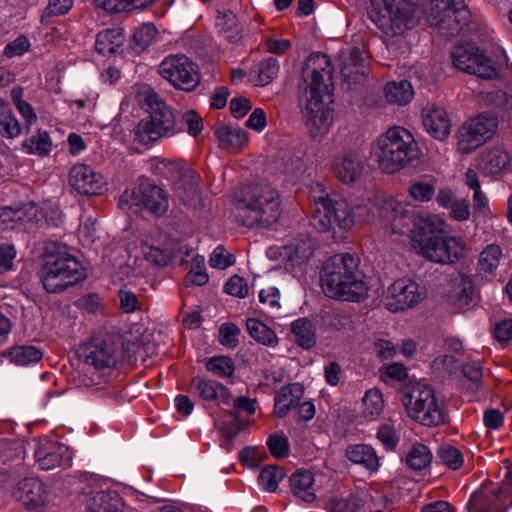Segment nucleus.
Returning <instances> with one entry per match:
<instances>
[{
  "label": "nucleus",
  "mask_w": 512,
  "mask_h": 512,
  "mask_svg": "<svg viewBox=\"0 0 512 512\" xmlns=\"http://www.w3.org/2000/svg\"><path fill=\"white\" fill-rule=\"evenodd\" d=\"M321 195L314 196L315 211L311 225L319 232H330L337 241H343L356 225L368 224L385 236L403 231L405 210L403 200L383 192H375L351 205L337 192H326L324 185L316 184Z\"/></svg>",
  "instance_id": "1"
},
{
  "label": "nucleus",
  "mask_w": 512,
  "mask_h": 512,
  "mask_svg": "<svg viewBox=\"0 0 512 512\" xmlns=\"http://www.w3.org/2000/svg\"><path fill=\"white\" fill-rule=\"evenodd\" d=\"M405 218L401 219L403 231L392 232L394 241L407 237L415 252L428 261L453 265L467 255L465 241L459 236L444 234L445 220L436 214L421 213L414 215L409 202L403 200Z\"/></svg>",
  "instance_id": "2"
},
{
  "label": "nucleus",
  "mask_w": 512,
  "mask_h": 512,
  "mask_svg": "<svg viewBox=\"0 0 512 512\" xmlns=\"http://www.w3.org/2000/svg\"><path fill=\"white\" fill-rule=\"evenodd\" d=\"M303 78L306 104L302 111L306 128L314 139L326 135L334 122L332 66L329 57L313 53L305 61Z\"/></svg>",
  "instance_id": "3"
},
{
  "label": "nucleus",
  "mask_w": 512,
  "mask_h": 512,
  "mask_svg": "<svg viewBox=\"0 0 512 512\" xmlns=\"http://www.w3.org/2000/svg\"><path fill=\"white\" fill-rule=\"evenodd\" d=\"M357 260L349 253L330 257L323 266L321 286L334 299L359 302L368 294V286L357 271Z\"/></svg>",
  "instance_id": "4"
},
{
  "label": "nucleus",
  "mask_w": 512,
  "mask_h": 512,
  "mask_svg": "<svg viewBox=\"0 0 512 512\" xmlns=\"http://www.w3.org/2000/svg\"><path fill=\"white\" fill-rule=\"evenodd\" d=\"M133 90L136 101L149 112V116L142 119L135 129L136 139L140 143L152 144L163 137H172L182 132L172 109L149 85H136Z\"/></svg>",
  "instance_id": "5"
},
{
  "label": "nucleus",
  "mask_w": 512,
  "mask_h": 512,
  "mask_svg": "<svg viewBox=\"0 0 512 512\" xmlns=\"http://www.w3.org/2000/svg\"><path fill=\"white\" fill-rule=\"evenodd\" d=\"M235 210L244 226L269 228L283 211L280 193L270 183L261 181L248 187L236 202Z\"/></svg>",
  "instance_id": "6"
},
{
  "label": "nucleus",
  "mask_w": 512,
  "mask_h": 512,
  "mask_svg": "<svg viewBox=\"0 0 512 512\" xmlns=\"http://www.w3.org/2000/svg\"><path fill=\"white\" fill-rule=\"evenodd\" d=\"M40 275L45 290L50 293L60 292L85 277L81 263L65 244L57 241L46 243Z\"/></svg>",
  "instance_id": "7"
},
{
  "label": "nucleus",
  "mask_w": 512,
  "mask_h": 512,
  "mask_svg": "<svg viewBox=\"0 0 512 512\" xmlns=\"http://www.w3.org/2000/svg\"><path fill=\"white\" fill-rule=\"evenodd\" d=\"M371 154L383 173L394 174L416 159L418 144L410 131L394 126L377 137Z\"/></svg>",
  "instance_id": "8"
},
{
  "label": "nucleus",
  "mask_w": 512,
  "mask_h": 512,
  "mask_svg": "<svg viewBox=\"0 0 512 512\" xmlns=\"http://www.w3.org/2000/svg\"><path fill=\"white\" fill-rule=\"evenodd\" d=\"M84 370L78 386L87 390L106 383L118 361V345L112 337L94 338L82 347Z\"/></svg>",
  "instance_id": "9"
},
{
  "label": "nucleus",
  "mask_w": 512,
  "mask_h": 512,
  "mask_svg": "<svg viewBox=\"0 0 512 512\" xmlns=\"http://www.w3.org/2000/svg\"><path fill=\"white\" fill-rule=\"evenodd\" d=\"M370 20L386 35H402L419 22V8L408 0H368Z\"/></svg>",
  "instance_id": "10"
},
{
  "label": "nucleus",
  "mask_w": 512,
  "mask_h": 512,
  "mask_svg": "<svg viewBox=\"0 0 512 512\" xmlns=\"http://www.w3.org/2000/svg\"><path fill=\"white\" fill-rule=\"evenodd\" d=\"M402 403L407 415L427 426H438L445 421V409L427 384L416 382L403 393Z\"/></svg>",
  "instance_id": "11"
},
{
  "label": "nucleus",
  "mask_w": 512,
  "mask_h": 512,
  "mask_svg": "<svg viewBox=\"0 0 512 512\" xmlns=\"http://www.w3.org/2000/svg\"><path fill=\"white\" fill-rule=\"evenodd\" d=\"M451 57L456 69L484 79L498 77L501 67L507 64L504 51L500 52L498 61L494 62L472 43L455 46Z\"/></svg>",
  "instance_id": "12"
},
{
  "label": "nucleus",
  "mask_w": 512,
  "mask_h": 512,
  "mask_svg": "<svg viewBox=\"0 0 512 512\" xmlns=\"http://www.w3.org/2000/svg\"><path fill=\"white\" fill-rule=\"evenodd\" d=\"M503 480L497 488L475 491L467 502L468 512H507L512 507V470L501 469Z\"/></svg>",
  "instance_id": "13"
},
{
  "label": "nucleus",
  "mask_w": 512,
  "mask_h": 512,
  "mask_svg": "<svg viewBox=\"0 0 512 512\" xmlns=\"http://www.w3.org/2000/svg\"><path fill=\"white\" fill-rule=\"evenodd\" d=\"M471 14L463 0H433L428 20L431 25L454 35L469 30Z\"/></svg>",
  "instance_id": "14"
},
{
  "label": "nucleus",
  "mask_w": 512,
  "mask_h": 512,
  "mask_svg": "<svg viewBox=\"0 0 512 512\" xmlns=\"http://www.w3.org/2000/svg\"><path fill=\"white\" fill-rule=\"evenodd\" d=\"M157 169L172 181L174 195L186 206H196L200 199L197 177L192 171L176 161L161 160Z\"/></svg>",
  "instance_id": "15"
},
{
  "label": "nucleus",
  "mask_w": 512,
  "mask_h": 512,
  "mask_svg": "<svg viewBox=\"0 0 512 512\" xmlns=\"http://www.w3.org/2000/svg\"><path fill=\"white\" fill-rule=\"evenodd\" d=\"M86 485L82 489L80 502L83 512H122L119 494L105 487V483L93 475H85Z\"/></svg>",
  "instance_id": "16"
},
{
  "label": "nucleus",
  "mask_w": 512,
  "mask_h": 512,
  "mask_svg": "<svg viewBox=\"0 0 512 512\" xmlns=\"http://www.w3.org/2000/svg\"><path fill=\"white\" fill-rule=\"evenodd\" d=\"M330 169L344 185L360 187L369 178V168L361 154L355 149H345L334 155Z\"/></svg>",
  "instance_id": "17"
},
{
  "label": "nucleus",
  "mask_w": 512,
  "mask_h": 512,
  "mask_svg": "<svg viewBox=\"0 0 512 512\" xmlns=\"http://www.w3.org/2000/svg\"><path fill=\"white\" fill-rule=\"evenodd\" d=\"M425 297L415 280L403 277L391 283L383 294V304L391 312H402L418 305Z\"/></svg>",
  "instance_id": "18"
},
{
  "label": "nucleus",
  "mask_w": 512,
  "mask_h": 512,
  "mask_svg": "<svg viewBox=\"0 0 512 512\" xmlns=\"http://www.w3.org/2000/svg\"><path fill=\"white\" fill-rule=\"evenodd\" d=\"M496 128L497 119L487 114L467 121L458 131V149L465 154L471 153L490 139Z\"/></svg>",
  "instance_id": "19"
},
{
  "label": "nucleus",
  "mask_w": 512,
  "mask_h": 512,
  "mask_svg": "<svg viewBox=\"0 0 512 512\" xmlns=\"http://www.w3.org/2000/svg\"><path fill=\"white\" fill-rule=\"evenodd\" d=\"M160 75L174 87L190 91L199 82V75L194 63L184 55L165 58L159 65Z\"/></svg>",
  "instance_id": "20"
},
{
  "label": "nucleus",
  "mask_w": 512,
  "mask_h": 512,
  "mask_svg": "<svg viewBox=\"0 0 512 512\" xmlns=\"http://www.w3.org/2000/svg\"><path fill=\"white\" fill-rule=\"evenodd\" d=\"M68 183L81 195H100L107 190L105 177L85 163H76L70 168Z\"/></svg>",
  "instance_id": "21"
},
{
  "label": "nucleus",
  "mask_w": 512,
  "mask_h": 512,
  "mask_svg": "<svg viewBox=\"0 0 512 512\" xmlns=\"http://www.w3.org/2000/svg\"><path fill=\"white\" fill-rule=\"evenodd\" d=\"M42 211L34 202H26L0 208L2 229H26L27 224L39 221Z\"/></svg>",
  "instance_id": "22"
},
{
  "label": "nucleus",
  "mask_w": 512,
  "mask_h": 512,
  "mask_svg": "<svg viewBox=\"0 0 512 512\" xmlns=\"http://www.w3.org/2000/svg\"><path fill=\"white\" fill-rule=\"evenodd\" d=\"M35 459L42 470H51L58 466L71 465L72 456L69 448L58 442L46 441L35 451Z\"/></svg>",
  "instance_id": "23"
},
{
  "label": "nucleus",
  "mask_w": 512,
  "mask_h": 512,
  "mask_svg": "<svg viewBox=\"0 0 512 512\" xmlns=\"http://www.w3.org/2000/svg\"><path fill=\"white\" fill-rule=\"evenodd\" d=\"M422 122L425 130L434 139L444 140L451 132V121L444 108L427 103L422 109Z\"/></svg>",
  "instance_id": "24"
},
{
  "label": "nucleus",
  "mask_w": 512,
  "mask_h": 512,
  "mask_svg": "<svg viewBox=\"0 0 512 512\" xmlns=\"http://www.w3.org/2000/svg\"><path fill=\"white\" fill-rule=\"evenodd\" d=\"M141 252L147 261L165 266L175 253V245L166 237L145 235L141 239Z\"/></svg>",
  "instance_id": "25"
},
{
  "label": "nucleus",
  "mask_w": 512,
  "mask_h": 512,
  "mask_svg": "<svg viewBox=\"0 0 512 512\" xmlns=\"http://www.w3.org/2000/svg\"><path fill=\"white\" fill-rule=\"evenodd\" d=\"M13 497L29 509H38L47 501L44 483L33 477L20 481L13 491Z\"/></svg>",
  "instance_id": "26"
},
{
  "label": "nucleus",
  "mask_w": 512,
  "mask_h": 512,
  "mask_svg": "<svg viewBox=\"0 0 512 512\" xmlns=\"http://www.w3.org/2000/svg\"><path fill=\"white\" fill-rule=\"evenodd\" d=\"M338 60L341 76L347 83H357L364 77L366 69L359 48L354 47L341 51Z\"/></svg>",
  "instance_id": "27"
},
{
  "label": "nucleus",
  "mask_w": 512,
  "mask_h": 512,
  "mask_svg": "<svg viewBox=\"0 0 512 512\" xmlns=\"http://www.w3.org/2000/svg\"><path fill=\"white\" fill-rule=\"evenodd\" d=\"M193 392L204 401H213L218 404H229V389L222 383L202 377H194L191 381Z\"/></svg>",
  "instance_id": "28"
},
{
  "label": "nucleus",
  "mask_w": 512,
  "mask_h": 512,
  "mask_svg": "<svg viewBox=\"0 0 512 512\" xmlns=\"http://www.w3.org/2000/svg\"><path fill=\"white\" fill-rule=\"evenodd\" d=\"M291 491L298 499L311 503L316 499L314 473L306 469L296 470L289 479Z\"/></svg>",
  "instance_id": "29"
},
{
  "label": "nucleus",
  "mask_w": 512,
  "mask_h": 512,
  "mask_svg": "<svg viewBox=\"0 0 512 512\" xmlns=\"http://www.w3.org/2000/svg\"><path fill=\"white\" fill-rule=\"evenodd\" d=\"M510 163L509 153L502 147H493L482 152L478 167L486 175L502 172Z\"/></svg>",
  "instance_id": "30"
},
{
  "label": "nucleus",
  "mask_w": 512,
  "mask_h": 512,
  "mask_svg": "<svg viewBox=\"0 0 512 512\" xmlns=\"http://www.w3.org/2000/svg\"><path fill=\"white\" fill-rule=\"evenodd\" d=\"M346 457L354 464L361 465L370 472L379 469V459L374 448L367 444H354L346 449Z\"/></svg>",
  "instance_id": "31"
},
{
  "label": "nucleus",
  "mask_w": 512,
  "mask_h": 512,
  "mask_svg": "<svg viewBox=\"0 0 512 512\" xmlns=\"http://www.w3.org/2000/svg\"><path fill=\"white\" fill-rule=\"evenodd\" d=\"M304 389L298 383L281 388L275 397L274 413L277 417L285 416L291 407L298 405Z\"/></svg>",
  "instance_id": "32"
},
{
  "label": "nucleus",
  "mask_w": 512,
  "mask_h": 512,
  "mask_svg": "<svg viewBox=\"0 0 512 512\" xmlns=\"http://www.w3.org/2000/svg\"><path fill=\"white\" fill-rule=\"evenodd\" d=\"M168 206L165 191L155 184L144 182V209L151 214L161 216L167 211Z\"/></svg>",
  "instance_id": "33"
},
{
  "label": "nucleus",
  "mask_w": 512,
  "mask_h": 512,
  "mask_svg": "<svg viewBox=\"0 0 512 512\" xmlns=\"http://www.w3.org/2000/svg\"><path fill=\"white\" fill-rule=\"evenodd\" d=\"M125 36L121 28H109L97 34L95 47L98 53L110 55L117 53L123 46Z\"/></svg>",
  "instance_id": "34"
},
{
  "label": "nucleus",
  "mask_w": 512,
  "mask_h": 512,
  "mask_svg": "<svg viewBox=\"0 0 512 512\" xmlns=\"http://www.w3.org/2000/svg\"><path fill=\"white\" fill-rule=\"evenodd\" d=\"M473 299V285L469 277L458 275L453 279L448 301L458 309H463Z\"/></svg>",
  "instance_id": "35"
},
{
  "label": "nucleus",
  "mask_w": 512,
  "mask_h": 512,
  "mask_svg": "<svg viewBox=\"0 0 512 512\" xmlns=\"http://www.w3.org/2000/svg\"><path fill=\"white\" fill-rule=\"evenodd\" d=\"M384 96L388 103L404 106L412 101L414 89L407 80L391 81L384 87Z\"/></svg>",
  "instance_id": "36"
},
{
  "label": "nucleus",
  "mask_w": 512,
  "mask_h": 512,
  "mask_svg": "<svg viewBox=\"0 0 512 512\" xmlns=\"http://www.w3.org/2000/svg\"><path fill=\"white\" fill-rule=\"evenodd\" d=\"M219 145L229 151H236L243 147L248 139L246 132L240 128L221 125L215 131Z\"/></svg>",
  "instance_id": "37"
},
{
  "label": "nucleus",
  "mask_w": 512,
  "mask_h": 512,
  "mask_svg": "<svg viewBox=\"0 0 512 512\" xmlns=\"http://www.w3.org/2000/svg\"><path fill=\"white\" fill-rule=\"evenodd\" d=\"M246 329L251 338L257 343L276 347L278 345V337L273 329L257 318H248L246 320Z\"/></svg>",
  "instance_id": "38"
},
{
  "label": "nucleus",
  "mask_w": 512,
  "mask_h": 512,
  "mask_svg": "<svg viewBox=\"0 0 512 512\" xmlns=\"http://www.w3.org/2000/svg\"><path fill=\"white\" fill-rule=\"evenodd\" d=\"M119 207L128 214H138L144 210V182L127 188L119 199Z\"/></svg>",
  "instance_id": "39"
},
{
  "label": "nucleus",
  "mask_w": 512,
  "mask_h": 512,
  "mask_svg": "<svg viewBox=\"0 0 512 512\" xmlns=\"http://www.w3.org/2000/svg\"><path fill=\"white\" fill-rule=\"evenodd\" d=\"M307 163L304 159L299 157L292 158L283 163L281 174L283 176V182L287 186L296 185L307 176Z\"/></svg>",
  "instance_id": "40"
},
{
  "label": "nucleus",
  "mask_w": 512,
  "mask_h": 512,
  "mask_svg": "<svg viewBox=\"0 0 512 512\" xmlns=\"http://www.w3.org/2000/svg\"><path fill=\"white\" fill-rule=\"evenodd\" d=\"M42 357V351L30 345L16 346L9 351L10 361L18 366L35 364L39 362Z\"/></svg>",
  "instance_id": "41"
},
{
  "label": "nucleus",
  "mask_w": 512,
  "mask_h": 512,
  "mask_svg": "<svg viewBox=\"0 0 512 512\" xmlns=\"http://www.w3.org/2000/svg\"><path fill=\"white\" fill-rule=\"evenodd\" d=\"M215 26L219 33H221L228 41H235L240 34L238 21L232 11L219 12Z\"/></svg>",
  "instance_id": "42"
},
{
  "label": "nucleus",
  "mask_w": 512,
  "mask_h": 512,
  "mask_svg": "<svg viewBox=\"0 0 512 512\" xmlns=\"http://www.w3.org/2000/svg\"><path fill=\"white\" fill-rule=\"evenodd\" d=\"M295 341L302 348H311L315 342V333L312 323L304 318L295 320L291 325Z\"/></svg>",
  "instance_id": "43"
},
{
  "label": "nucleus",
  "mask_w": 512,
  "mask_h": 512,
  "mask_svg": "<svg viewBox=\"0 0 512 512\" xmlns=\"http://www.w3.org/2000/svg\"><path fill=\"white\" fill-rule=\"evenodd\" d=\"M22 146L28 154L42 156L51 151L52 141L46 131L39 130L36 134L26 138Z\"/></svg>",
  "instance_id": "44"
},
{
  "label": "nucleus",
  "mask_w": 512,
  "mask_h": 512,
  "mask_svg": "<svg viewBox=\"0 0 512 512\" xmlns=\"http://www.w3.org/2000/svg\"><path fill=\"white\" fill-rule=\"evenodd\" d=\"M409 196L416 202L425 203L435 195V180L433 178H422L412 181L408 188Z\"/></svg>",
  "instance_id": "45"
},
{
  "label": "nucleus",
  "mask_w": 512,
  "mask_h": 512,
  "mask_svg": "<svg viewBox=\"0 0 512 512\" xmlns=\"http://www.w3.org/2000/svg\"><path fill=\"white\" fill-rule=\"evenodd\" d=\"M312 254L311 245L308 240H303L296 245H284L280 248V257L291 262L292 265L301 264Z\"/></svg>",
  "instance_id": "46"
},
{
  "label": "nucleus",
  "mask_w": 512,
  "mask_h": 512,
  "mask_svg": "<svg viewBox=\"0 0 512 512\" xmlns=\"http://www.w3.org/2000/svg\"><path fill=\"white\" fill-rule=\"evenodd\" d=\"M156 34L157 29L153 24H142L133 33L131 48L136 53L145 51L154 41Z\"/></svg>",
  "instance_id": "47"
},
{
  "label": "nucleus",
  "mask_w": 512,
  "mask_h": 512,
  "mask_svg": "<svg viewBox=\"0 0 512 512\" xmlns=\"http://www.w3.org/2000/svg\"><path fill=\"white\" fill-rule=\"evenodd\" d=\"M432 460L430 449L423 444H415L406 456L407 465L414 470H421L427 467Z\"/></svg>",
  "instance_id": "48"
},
{
  "label": "nucleus",
  "mask_w": 512,
  "mask_h": 512,
  "mask_svg": "<svg viewBox=\"0 0 512 512\" xmlns=\"http://www.w3.org/2000/svg\"><path fill=\"white\" fill-rule=\"evenodd\" d=\"M284 478V471L277 466H268L260 471L258 484L262 490L275 492L280 481Z\"/></svg>",
  "instance_id": "49"
},
{
  "label": "nucleus",
  "mask_w": 512,
  "mask_h": 512,
  "mask_svg": "<svg viewBox=\"0 0 512 512\" xmlns=\"http://www.w3.org/2000/svg\"><path fill=\"white\" fill-rule=\"evenodd\" d=\"M206 369L221 378H228L234 374L235 365L233 360L227 356H214L207 360Z\"/></svg>",
  "instance_id": "50"
},
{
  "label": "nucleus",
  "mask_w": 512,
  "mask_h": 512,
  "mask_svg": "<svg viewBox=\"0 0 512 512\" xmlns=\"http://www.w3.org/2000/svg\"><path fill=\"white\" fill-rule=\"evenodd\" d=\"M278 71L279 63L277 59L268 58L255 68L254 73L257 74V78L253 81L256 85H267L277 76Z\"/></svg>",
  "instance_id": "51"
},
{
  "label": "nucleus",
  "mask_w": 512,
  "mask_h": 512,
  "mask_svg": "<svg viewBox=\"0 0 512 512\" xmlns=\"http://www.w3.org/2000/svg\"><path fill=\"white\" fill-rule=\"evenodd\" d=\"M258 300L266 313L275 315L281 308L280 292L274 286L259 291Z\"/></svg>",
  "instance_id": "52"
},
{
  "label": "nucleus",
  "mask_w": 512,
  "mask_h": 512,
  "mask_svg": "<svg viewBox=\"0 0 512 512\" xmlns=\"http://www.w3.org/2000/svg\"><path fill=\"white\" fill-rule=\"evenodd\" d=\"M364 415L374 418L380 415L384 407V400L380 390L376 388L366 391L363 397Z\"/></svg>",
  "instance_id": "53"
},
{
  "label": "nucleus",
  "mask_w": 512,
  "mask_h": 512,
  "mask_svg": "<svg viewBox=\"0 0 512 512\" xmlns=\"http://www.w3.org/2000/svg\"><path fill=\"white\" fill-rule=\"evenodd\" d=\"M502 257L501 248L498 245L487 246L480 255L479 266L485 272H493L499 265Z\"/></svg>",
  "instance_id": "54"
},
{
  "label": "nucleus",
  "mask_w": 512,
  "mask_h": 512,
  "mask_svg": "<svg viewBox=\"0 0 512 512\" xmlns=\"http://www.w3.org/2000/svg\"><path fill=\"white\" fill-rule=\"evenodd\" d=\"M408 377L407 368L401 363H392L380 370V378L386 384L394 385L404 382Z\"/></svg>",
  "instance_id": "55"
},
{
  "label": "nucleus",
  "mask_w": 512,
  "mask_h": 512,
  "mask_svg": "<svg viewBox=\"0 0 512 512\" xmlns=\"http://www.w3.org/2000/svg\"><path fill=\"white\" fill-rule=\"evenodd\" d=\"M377 438L386 450H393L396 447L399 441V435L392 420L387 419L380 425Z\"/></svg>",
  "instance_id": "56"
},
{
  "label": "nucleus",
  "mask_w": 512,
  "mask_h": 512,
  "mask_svg": "<svg viewBox=\"0 0 512 512\" xmlns=\"http://www.w3.org/2000/svg\"><path fill=\"white\" fill-rule=\"evenodd\" d=\"M178 126L182 127V131L186 130L190 136L196 137L203 130L202 117L194 110H186L182 113Z\"/></svg>",
  "instance_id": "57"
},
{
  "label": "nucleus",
  "mask_w": 512,
  "mask_h": 512,
  "mask_svg": "<svg viewBox=\"0 0 512 512\" xmlns=\"http://www.w3.org/2000/svg\"><path fill=\"white\" fill-rule=\"evenodd\" d=\"M208 274L206 273L205 260L202 256H196L193 259L192 267L185 277L188 284L202 286L208 282Z\"/></svg>",
  "instance_id": "58"
},
{
  "label": "nucleus",
  "mask_w": 512,
  "mask_h": 512,
  "mask_svg": "<svg viewBox=\"0 0 512 512\" xmlns=\"http://www.w3.org/2000/svg\"><path fill=\"white\" fill-rule=\"evenodd\" d=\"M0 133L6 138H16L21 133V126L11 111L0 113Z\"/></svg>",
  "instance_id": "59"
},
{
  "label": "nucleus",
  "mask_w": 512,
  "mask_h": 512,
  "mask_svg": "<svg viewBox=\"0 0 512 512\" xmlns=\"http://www.w3.org/2000/svg\"><path fill=\"white\" fill-rule=\"evenodd\" d=\"M440 460L450 469L456 470L463 464V455L457 448L442 445L438 450Z\"/></svg>",
  "instance_id": "60"
},
{
  "label": "nucleus",
  "mask_w": 512,
  "mask_h": 512,
  "mask_svg": "<svg viewBox=\"0 0 512 512\" xmlns=\"http://www.w3.org/2000/svg\"><path fill=\"white\" fill-rule=\"evenodd\" d=\"M224 289L227 294L238 298H246L249 294V287L246 280L238 275L230 277Z\"/></svg>",
  "instance_id": "61"
},
{
  "label": "nucleus",
  "mask_w": 512,
  "mask_h": 512,
  "mask_svg": "<svg viewBox=\"0 0 512 512\" xmlns=\"http://www.w3.org/2000/svg\"><path fill=\"white\" fill-rule=\"evenodd\" d=\"M269 451L274 457L281 458L289 451L288 439L284 435L274 434L267 440Z\"/></svg>",
  "instance_id": "62"
},
{
  "label": "nucleus",
  "mask_w": 512,
  "mask_h": 512,
  "mask_svg": "<svg viewBox=\"0 0 512 512\" xmlns=\"http://www.w3.org/2000/svg\"><path fill=\"white\" fill-rule=\"evenodd\" d=\"M30 46L29 39L21 35L6 45L4 54L9 58L22 56L30 49Z\"/></svg>",
  "instance_id": "63"
},
{
  "label": "nucleus",
  "mask_w": 512,
  "mask_h": 512,
  "mask_svg": "<svg viewBox=\"0 0 512 512\" xmlns=\"http://www.w3.org/2000/svg\"><path fill=\"white\" fill-rule=\"evenodd\" d=\"M209 263L213 268L226 269L234 263V258L224 247L218 246L212 252Z\"/></svg>",
  "instance_id": "64"
}]
</instances>
